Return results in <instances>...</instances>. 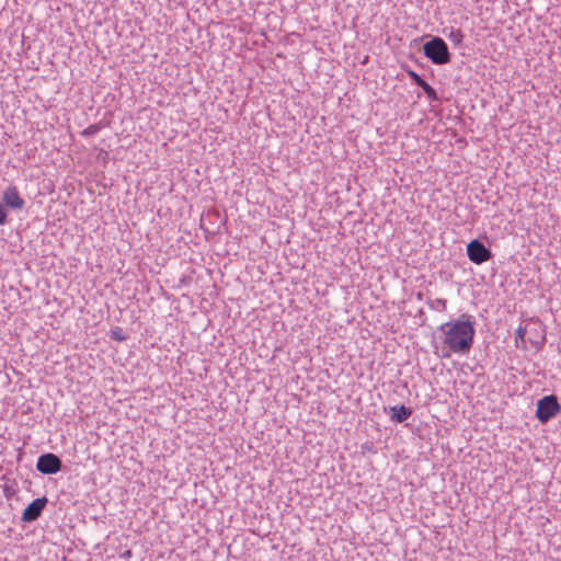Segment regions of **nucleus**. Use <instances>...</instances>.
I'll return each mask as SVG.
<instances>
[{"label":"nucleus","mask_w":561,"mask_h":561,"mask_svg":"<svg viewBox=\"0 0 561 561\" xmlns=\"http://www.w3.org/2000/svg\"><path fill=\"white\" fill-rule=\"evenodd\" d=\"M46 503H47L46 497H39V499L34 500L24 510V512L22 514V520L27 522V523L36 520L41 516L44 507L46 506Z\"/></svg>","instance_id":"0eeeda50"},{"label":"nucleus","mask_w":561,"mask_h":561,"mask_svg":"<svg viewBox=\"0 0 561 561\" xmlns=\"http://www.w3.org/2000/svg\"><path fill=\"white\" fill-rule=\"evenodd\" d=\"M100 125L93 124L82 130L81 135L84 137L93 136L100 131Z\"/></svg>","instance_id":"9b49d317"},{"label":"nucleus","mask_w":561,"mask_h":561,"mask_svg":"<svg viewBox=\"0 0 561 561\" xmlns=\"http://www.w3.org/2000/svg\"><path fill=\"white\" fill-rule=\"evenodd\" d=\"M439 332L444 345L455 354L465 355L472 347L476 331L468 316L442 324Z\"/></svg>","instance_id":"f257e3e1"},{"label":"nucleus","mask_w":561,"mask_h":561,"mask_svg":"<svg viewBox=\"0 0 561 561\" xmlns=\"http://www.w3.org/2000/svg\"><path fill=\"white\" fill-rule=\"evenodd\" d=\"M424 55L436 65H445L450 61L447 44L440 37H434L423 46Z\"/></svg>","instance_id":"7ed1b4c3"},{"label":"nucleus","mask_w":561,"mask_h":561,"mask_svg":"<svg viewBox=\"0 0 561 561\" xmlns=\"http://www.w3.org/2000/svg\"><path fill=\"white\" fill-rule=\"evenodd\" d=\"M408 75L413 79V81L423 89L426 93L427 98L432 101L437 100L436 91L425 81L423 80L415 71L410 70Z\"/></svg>","instance_id":"1a4fd4ad"},{"label":"nucleus","mask_w":561,"mask_h":561,"mask_svg":"<svg viewBox=\"0 0 561 561\" xmlns=\"http://www.w3.org/2000/svg\"><path fill=\"white\" fill-rule=\"evenodd\" d=\"M2 201L8 207L13 209H22L25 205L24 199L20 196L15 186H9L3 192Z\"/></svg>","instance_id":"6e6552de"},{"label":"nucleus","mask_w":561,"mask_h":561,"mask_svg":"<svg viewBox=\"0 0 561 561\" xmlns=\"http://www.w3.org/2000/svg\"><path fill=\"white\" fill-rule=\"evenodd\" d=\"M467 255L474 264H482L491 259L492 253L483 243L472 240L467 244Z\"/></svg>","instance_id":"39448f33"},{"label":"nucleus","mask_w":561,"mask_h":561,"mask_svg":"<svg viewBox=\"0 0 561 561\" xmlns=\"http://www.w3.org/2000/svg\"><path fill=\"white\" fill-rule=\"evenodd\" d=\"M7 222V211L3 205L0 204V225H4Z\"/></svg>","instance_id":"ddd939ff"},{"label":"nucleus","mask_w":561,"mask_h":561,"mask_svg":"<svg viewBox=\"0 0 561 561\" xmlns=\"http://www.w3.org/2000/svg\"><path fill=\"white\" fill-rule=\"evenodd\" d=\"M392 419L397 422H403L411 415V410L404 405L393 407Z\"/></svg>","instance_id":"9d476101"},{"label":"nucleus","mask_w":561,"mask_h":561,"mask_svg":"<svg viewBox=\"0 0 561 561\" xmlns=\"http://www.w3.org/2000/svg\"><path fill=\"white\" fill-rule=\"evenodd\" d=\"M450 38L456 43H460L463 38V35L460 30H455L450 33Z\"/></svg>","instance_id":"f8f14e48"},{"label":"nucleus","mask_w":561,"mask_h":561,"mask_svg":"<svg viewBox=\"0 0 561 561\" xmlns=\"http://www.w3.org/2000/svg\"><path fill=\"white\" fill-rule=\"evenodd\" d=\"M546 342V325L539 319H528L517 329L515 345L517 348L539 350Z\"/></svg>","instance_id":"f03ea898"},{"label":"nucleus","mask_w":561,"mask_h":561,"mask_svg":"<svg viewBox=\"0 0 561 561\" xmlns=\"http://www.w3.org/2000/svg\"><path fill=\"white\" fill-rule=\"evenodd\" d=\"M363 447H364V448H366V447H367V450H368V451H373V449H374V446H373L371 444H370L369 446H368V445H364Z\"/></svg>","instance_id":"2eb2a0df"},{"label":"nucleus","mask_w":561,"mask_h":561,"mask_svg":"<svg viewBox=\"0 0 561 561\" xmlns=\"http://www.w3.org/2000/svg\"><path fill=\"white\" fill-rule=\"evenodd\" d=\"M61 460L55 454H44L38 457L36 469L44 474H54L60 471Z\"/></svg>","instance_id":"423d86ee"},{"label":"nucleus","mask_w":561,"mask_h":561,"mask_svg":"<svg viewBox=\"0 0 561 561\" xmlns=\"http://www.w3.org/2000/svg\"><path fill=\"white\" fill-rule=\"evenodd\" d=\"M113 336H114V339H116V340H118V341H123V340H124V336H123V335H121V334L118 333V331H114V332H113Z\"/></svg>","instance_id":"4468645a"},{"label":"nucleus","mask_w":561,"mask_h":561,"mask_svg":"<svg viewBox=\"0 0 561 561\" xmlns=\"http://www.w3.org/2000/svg\"><path fill=\"white\" fill-rule=\"evenodd\" d=\"M561 410L556 396H546L537 402L536 417L540 423H547Z\"/></svg>","instance_id":"20e7f679"}]
</instances>
